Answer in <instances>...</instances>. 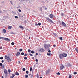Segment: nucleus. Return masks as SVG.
I'll return each mask as SVG.
<instances>
[{
  "instance_id": "obj_45",
  "label": "nucleus",
  "mask_w": 78,
  "mask_h": 78,
  "mask_svg": "<svg viewBox=\"0 0 78 78\" xmlns=\"http://www.w3.org/2000/svg\"><path fill=\"white\" fill-rule=\"evenodd\" d=\"M35 61H36V62H38V60H37V59H36Z\"/></svg>"
},
{
  "instance_id": "obj_6",
  "label": "nucleus",
  "mask_w": 78,
  "mask_h": 78,
  "mask_svg": "<svg viewBox=\"0 0 78 78\" xmlns=\"http://www.w3.org/2000/svg\"><path fill=\"white\" fill-rule=\"evenodd\" d=\"M11 58L9 57L7 58V61H8V62L11 61Z\"/></svg>"
},
{
  "instance_id": "obj_8",
  "label": "nucleus",
  "mask_w": 78,
  "mask_h": 78,
  "mask_svg": "<svg viewBox=\"0 0 78 78\" xmlns=\"http://www.w3.org/2000/svg\"><path fill=\"white\" fill-rule=\"evenodd\" d=\"M0 66H2V69H4V65H3V64L2 63H0Z\"/></svg>"
},
{
  "instance_id": "obj_5",
  "label": "nucleus",
  "mask_w": 78,
  "mask_h": 78,
  "mask_svg": "<svg viewBox=\"0 0 78 78\" xmlns=\"http://www.w3.org/2000/svg\"><path fill=\"white\" fill-rule=\"evenodd\" d=\"M44 47L45 48H48L49 47V45H47V44H44Z\"/></svg>"
},
{
  "instance_id": "obj_58",
  "label": "nucleus",
  "mask_w": 78,
  "mask_h": 78,
  "mask_svg": "<svg viewBox=\"0 0 78 78\" xmlns=\"http://www.w3.org/2000/svg\"><path fill=\"white\" fill-rule=\"evenodd\" d=\"M10 3H11V4H12V2L11 1H10Z\"/></svg>"
},
{
  "instance_id": "obj_43",
  "label": "nucleus",
  "mask_w": 78,
  "mask_h": 78,
  "mask_svg": "<svg viewBox=\"0 0 78 78\" xmlns=\"http://www.w3.org/2000/svg\"><path fill=\"white\" fill-rule=\"evenodd\" d=\"M35 26H37V25H38V24L37 23H36L35 24Z\"/></svg>"
},
{
  "instance_id": "obj_14",
  "label": "nucleus",
  "mask_w": 78,
  "mask_h": 78,
  "mask_svg": "<svg viewBox=\"0 0 78 78\" xmlns=\"http://www.w3.org/2000/svg\"><path fill=\"white\" fill-rule=\"evenodd\" d=\"M67 66L68 67H71V65L70 64V63H69L67 64Z\"/></svg>"
},
{
  "instance_id": "obj_37",
  "label": "nucleus",
  "mask_w": 78,
  "mask_h": 78,
  "mask_svg": "<svg viewBox=\"0 0 78 78\" xmlns=\"http://www.w3.org/2000/svg\"><path fill=\"white\" fill-rule=\"evenodd\" d=\"M31 53H32V54H33V53H34V51H31Z\"/></svg>"
},
{
  "instance_id": "obj_36",
  "label": "nucleus",
  "mask_w": 78,
  "mask_h": 78,
  "mask_svg": "<svg viewBox=\"0 0 78 78\" xmlns=\"http://www.w3.org/2000/svg\"><path fill=\"white\" fill-rule=\"evenodd\" d=\"M8 72L9 73H10L11 72V70L8 69Z\"/></svg>"
},
{
  "instance_id": "obj_41",
  "label": "nucleus",
  "mask_w": 78,
  "mask_h": 78,
  "mask_svg": "<svg viewBox=\"0 0 78 78\" xmlns=\"http://www.w3.org/2000/svg\"><path fill=\"white\" fill-rule=\"evenodd\" d=\"M27 20H25V21H24L25 23H27Z\"/></svg>"
},
{
  "instance_id": "obj_52",
  "label": "nucleus",
  "mask_w": 78,
  "mask_h": 78,
  "mask_svg": "<svg viewBox=\"0 0 78 78\" xmlns=\"http://www.w3.org/2000/svg\"><path fill=\"white\" fill-rule=\"evenodd\" d=\"M19 64H20V61H18Z\"/></svg>"
},
{
  "instance_id": "obj_53",
  "label": "nucleus",
  "mask_w": 78,
  "mask_h": 78,
  "mask_svg": "<svg viewBox=\"0 0 78 78\" xmlns=\"http://www.w3.org/2000/svg\"><path fill=\"white\" fill-rule=\"evenodd\" d=\"M2 62H4V61L3 60H2Z\"/></svg>"
},
{
  "instance_id": "obj_46",
  "label": "nucleus",
  "mask_w": 78,
  "mask_h": 78,
  "mask_svg": "<svg viewBox=\"0 0 78 78\" xmlns=\"http://www.w3.org/2000/svg\"><path fill=\"white\" fill-rule=\"evenodd\" d=\"M30 56H33V54H30Z\"/></svg>"
},
{
  "instance_id": "obj_63",
  "label": "nucleus",
  "mask_w": 78,
  "mask_h": 78,
  "mask_svg": "<svg viewBox=\"0 0 78 78\" xmlns=\"http://www.w3.org/2000/svg\"><path fill=\"white\" fill-rule=\"evenodd\" d=\"M29 39H30V37H29Z\"/></svg>"
},
{
  "instance_id": "obj_59",
  "label": "nucleus",
  "mask_w": 78,
  "mask_h": 78,
  "mask_svg": "<svg viewBox=\"0 0 78 78\" xmlns=\"http://www.w3.org/2000/svg\"><path fill=\"white\" fill-rule=\"evenodd\" d=\"M24 0H22V1H23V2H24Z\"/></svg>"
},
{
  "instance_id": "obj_49",
  "label": "nucleus",
  "mask_w": 78,
  "mask_h": 78,
  "mask_svg": "<svg viewBox=\"0 0 78 78\" xmlns=\"http://www.w3.org/2000/svg\"><path fill=\"white\" fill-rule=\"evenodd\" d=\"M53 46L54 47H56V45H55V44H54L53 45Z\"/></svg>"
},
{
  "instance_id": "obj_31",
  "label": "nucleus",
  "mask_w": 78,
  "mask_h": 78,
  "mask_svg": "<svg viewBox=\"0 0 78 78\" xmlns=\"http://www.w3.org/2000/svg\"><path fill=\"white\" fill-rule=\"evenodd\" d=\"M19 50L20 51H22V50H23V49H20Z\"/></svg>"
},
{
  "instance_id": "obj_57",
  "label": "nucleus",
  "mask_w": 78,
  "mask_h": 78,
  "mask_svg": "<svg viewBox=\"0 0 78 78\" xmlns=\"http://www.w3.org/2000/svg\"><path fill=\"white\" fill-rule=\"evenodd\" d=\"M29 76H30L31 75V74H29L28 75Z\"/></svg>"
},
{
  "instance_id": "obj_24",
  "label": "nucleus",
  "mask_w": 78,
  "mask_h": 78,
  "mask_svg": "<svg viewBox=\"0 0 78 78\" xmlns=\"http://www.w3.org/2000/svg\"><path fill=\"white\" fill-rule=\"evenodd\" d=\"M33 69V68L32 67H30V72H31L32 71V69Z\"/></svg>"
},
{
  "instance_id": "obj_34",
  "label": "nucleus",
  "mask_w": 78,
  "mask_h": 78,
  "mask_svg": "<svg viewBox=\"0 0 78 78\" xmlns=\"http://www.w3.org/2000/svg\"><path fill=\"white\" fill-rule=\"evenodd\" d=\"M24 53L23 52H22L21 53V55H24Z\"/></svg>"
},
{
  "instance_id": "obj_16",
  "label": "nucleus",
  "mask_w": 78,
  "mask_h": 78,
  "mask_svg": "<svg viewBox=\"0 0 78 78\" xmlns=\"http://www.w3.org/2000/svg\"><path fill=\"white\" fill-rule=\"evenodd\" d=\"M12 28V26H9L8 29L9 30H10V29H11Z\"/></svg>"
},
{
  "instance_id": "obj_32",
  "label": "nucleus",
  "mask_w": 78,
  "mask_h": 78,
  "mask_svg": "<svg viewBox=\"0 0 78 78\" xmlns=\"http://www.w3.org/2000/svg\"><path fill=\"white\" fill-rule=\"evenodd\" d=\"M15 18H16V19H18L19 18V17L18 16H15Z\"/></svg>"
},
{
  "instance_id": "obj_29",
  "label": "nucleus",
  "mask_w": 78,
  "mask_h": 78,
  "mask_svg": "<svg viewBox=\"0 0 78 78\" xmlns=\"http://www.w3.org/2000/svg\"><path fill=\"white\" fill-rule=\"evenodd\" d=\"M26 70V69L24 68L23 69V71H25Z\"/></svg>"
},
{
  "instance_id": "obj_7",
  "label": "nucleus",
  "mask_w": 78,
  "mask_h": 78,
  "mask_svg": "<svg viewBox=\"0 0 78 78\" xmlns=\"http://www.w3.org/2000/svg\"><path fill=\"white\" fill-rule=\"evenodd\" d=\"M62 56L63 57H66L67 56V54L63 53L62 54Z\"/></svg>"
},
{
  "instance_id": "obj_21",
  "label": "nucleus",
  "mask_w": 78,
  "mask_h": 78,
  "mask_svg": "<svg viewBox=\"0 0 78 78\" xmlns=\"http://www.w3.org/2000/svg\"><path fill=\"white\" fill-rule=\"evenodd\" d=\"M47 55H48V56H51V54L49 53H47Z\"/></svg>"
},
{
  "instance_id": "obj_13",
  "label": "nucleus",
  "mask_w": 78,
  "mask_h": 78,
  "mask_svg": "<svg viewBox=\"0 0 78 78\" xmlns=\"http://www.w3.org/2000/svg\"><path fill=\"white\" fill-rule=\"evenodd\" d=\"M5 41H10V40L9 39H8V38H5Z\"/></svg>"
},
{
  "instance_id": "obj_4",
  "label": "nucleus",
  "mask_w": 78,
  "mask_h": 78,
  "mask_svg": "<svg viewBox=\"0 0 78 78\" xmlns=\"http://www.w3.org/2000/svg\"><path fill=\"white\" fill-rule=\"evenodd\" d=\"M62 25L63 27H66V24L63 21L62 22Z\"/></svg>"
},
{
  "instance_id": "obj_15",
  "label": "nucleus",
  "mask_w": 78,
  "mask_h": 78,
  "mask_svg": "<svg viewBox=\"0 0 78 78\" xmlns=\"http://www.w3.org/2000/svg\"><path fill=\"white\" fill-rule=\"evenodd\" d=\"M12 76L11 77V78H13V77H14V76H15L14 74H12Z\"/></svg>"
},
{
  "instance_id": "obj_48",
  "label": "nucleus",
  "mask_w": 78,
  "mask_h": 78,
  "mask_svg": "<svg viewBox=\"0 0 78 78\" xmlns=\"http://www.w3.org/2000/svg\"><path fill=\"white\" fill-rule=\"evenodd\" d=\"M48 52H49V53H51V50H49L48 51Z\"/></svg>"
},
{
  "instance_id": "obj_11",
  "label": "nucleus",
  "mask_w": 78,
  "mask_h": 78,
  "mask_svg": "<svg viewBox=\"0 0 78 78\" xmlns=\"http://www.w3.org/2000/svg\"><path fill=\"white\" fill-rule=\"evenodd\" d=\"M20 55V52H17V53L16 54V56H17L19 55Z\"/></svg>"
},
{
  "instance_id": "obj_19",
  "label": "nucleus",
  "mask_w": 78,
  "mask_h": 78,
  "mask_svg": "<svg viewBox=\"0 0 78 78\" xmlns=\"http://www.w3.org/2000/svg\"><path fill=\"white\" fill-rule=\"evenodd\" d=\"M5 59H7L9 57L7 56V55H5Z\"/></svg>"
},
{
  "instance_id": "obj_25",
  "label": "nucleus",
  "mask_w": 78,
  "mask_h": 78,
  "mask_svg": "<svg viewBox=\"0 0 78 78\" xmlns=\"http://www.w3.org/2000/svg\"><path fill=\"white\" fill-rule=\"evenodd\" d=\"M74 75H76V74H77V73L76 72H74V73H73Z\"/></svg>"
},
{
  "instance_id": "obj_17",
  "label": "nucleus",
  "mask_w": 78,
  "mask_h": 78,
  "mask_svg": "<svg viewBox=\"0 0 78 78\" xmlns=\"http://www.w3.org/2000/svg\"><path fill=\"white\" fill-rule=\"evenodd\" d=\"M3 32L4 33H5L6 32V30L5 29H4L3 30Z\"/></svg>"
},
{
  "instance_id": "obj_26",
  "label": "nucleus",
  "mask_w": 78,
  "mask_h": 78,
  "mask_svg": "<svg viewBox=\"0 0 78 78\" xmlns=\"http://www.w3.org/2000/svg\"><path fill=\"white\" fill-rule=\"evenodd\" d=\"M28 76L27 75H25V78H28Z\"/></svg>"
},
{
  "instance_id": "obj_44",
  "label": "nucleus",
  "mask_w": 78,
  "mask_h": 78,
  "mask_svg": "<svg viewBox=\"0 0 78 78\" xmlns=\"http://www.w3.org/2000/svg\"><path fill=\"white\" fill-rule=\"evenodd\" d=\"M41 25V23H38V25H39V26H40V25Z\"/></svg>"
},
{
  "instance_id": "obj_62",
  "label": "nucleus",
  "mask_w": 78,
  "mask_h": 78,
  "mask_svg": "<svg viewBox=\"0 0 78 78\" xmlns=\"http://www.w3.org/2000/svg\"><path fill=\"white\" fill-rule=\"evenodd\" d=\"M40 78H42V77H41Z\"/></svg>"
},
{
  "instance_id": "obj_28",
  "label": "nucleus",
  "mask_w": 78,
  "mask_h": 78,
  "mask_svg": "<svg viewBox=\"0 0 78 78\" xmlns=\"http://www.w3.org/2000/svg\"><path fill=\"white\" fill-rule=\"evenodd\" d=\"M11 45H14V43L12 42L11 43Z\"/></svg>"
},
{
  "instance_id": "obj_20",
  "label": "nucleus",
  "mask_w": 78,
  "mask_h": 78,
  "mask_svg": "<svg viewBox=\"0 0 78 78\" xmlns=\"http://www.w3.org/2000/svg\"><path fill=\"white\" fill-rule=\"evenodd\" d=\"M75 50H76V52H78V49L77 48H76Z\"/></svg>"
},
{
  "instance_id": "obj_64",
  "label": "nucleus",
  "mask_w": 78,
  "mask_h": 78,
  "mask_svg": "<svg viewBox=\"0 0 78 78\" xmlns=\"http://www.w3.org/2000/svg\"><path fill=\"white\" fill-rule=\"evenodd\" d=\"M45 9L46 10H47V8H45Z\"/></svg>"
},
{
  "instance_id": "obj_51",
  "label": "nucleus",
  "mask_w": 78,
  "mask_h": 78,
  "mask_svg": "<svg viewBox=\"0 0 78 78\" xmlns=\"http://www.w3.org/2000/svg\"><path fill=\"white\" fill-rule=\"evenodd\" d=\"M48 72H49V71H47L46 72V73H48Z\"/></svg>"
},
{
  "instance_id": "obj_56",
  "label": "nucleus",
  "mask_w": 78,
  "mask_h": 78,
  "mask_svg": "<svg viewBox=\"0 0 78 78\" xmlns=\"http://www.w3.org/2000/svg\"><path fill=\"white\" fill-rule=\"evenodd\" d=\"M36 55H38V53H36Z\"/></svg>"
},
{
  "instance_id": "obj_27",
  "label": "nucleus",
  "mask_w": 78,
  "mask_h": 78,
  "mask_svg": "<svg viewBox=\"0 0 78 78\" xmlns=\"http://www.w3.org/2000/svg\"><path fill=\"white\" fill-rule=\"evenodd\" d=\"M24 55L25 56H28V54H26V53H25L24 54Z\"/></svg>"
},
{
  "instance_id": "obj_60",
  "label": "nucleus",
  "mask_w": 78,
  "mask_h": 78,
  "mask_svg": "<svg viewBox=\"0 0 78 78\" xmlns=\"http://www.w3.org/2000/svg\"><path fill=\"white\" fill-rule=\"evenodd\" d=\"M1 77H2V78H4L3 77V76H2Z\"/></svg>"
},
{
  "instance_id": "obj_2",
  "label": "nucleus",
  "mask_w": 78,
  "mask_h": 78,
  "mask_svg": "<svg viewBox=\"0 0 78 78\" xmlns=\"http://www.w3.org/2000/svg\"><path fill=\"white\" fill-rule=\"evenodd\" d=\"M47 20H48V21H49V22H51V23H53V21H52V20H51L50 19V18L47 17L46 18Z\"/></svg>"
},
{
  "instance_id": "obj_40",
  "label": "nucleus",
  "mask_w": 78,
  "mask_h": 78,
  "mask_svg": "<svg viewBox=\"0 0 78 78\" xmlns=\"http://www.w3.org/2000/svg\"><path fill=\"white\" fill-rule=\"evenodd\" d=\"M18 11H19V12H22V11H21V10L20 9H19Z\"/></svg>"
},
{
  "instance_id": "obj_33",
  "label": "nucleus",
  "mask_w": 78,
  "mask_h": 78,
  "mask_svg": "<svg viewBox=\"0 0 78 78\" xmlns=\"http://www.w3.org/2000/svg\"><path fill=\"white\" fill-rule=\"evenodd\" d=\"M69 78H72V76H71V75H70L69 76Z\"/></svg>"
},
{
  "instance_id": "obj_47",
  "label": "nucleus",
  "mask_w": 78,
  "mask_h": 78,
  "mask_svg": "<svg viewBox=\"0 0 78 78\" xmlns=\"http://www.w3.org/2000/svg\"><path fill=\"white\" fill-rule=\"evenodd\" d=\"M61 15H62V16H63L64 15V13H61Z\"/></svg>"
},
{
  "instance_id": "obj_23",
  "label": "nucleus",
  "mask_w": 78,
  "mask_h": 78,
  "mask_svg": "<svg viewBox=\"0 0 78 78\" xmlns=\"http://www.w3.org/2000/svg\"><path fill=\"white\" fill-rule=\"evenodd\" d=\"M16 75H19V73H18V72H16Z\"/></svg>"
},
{
  "instance_id": "obj_54",
  "label": "nucleus",
  "mask_w": 78,
  "mask_h": 78,
  "mask_svg": "<svg viewBox=\"0 0 78 78\" xmlns=\"http://www.w3.org/2000/svg\"><path fill=\"white\" fill-rule=\"evenodd\" d=\"M2 47H0V49H2Z\"/></svg>"
},
{
  "instance_id": "obj_18",
  "label": "nucleus",
  "mask_w": 78,
  "mask_h": 78,
  "mask_svg": "<svg viewBox=\"0 0 78 78\" xmlns=\"http://www.w3.org/2000/svg\"><path fill=\"white\" fill-rule=\"evenodd\" d=\"M20 28H22V29H23V27L22 26H19Z\"/></svg>"
},
{
  "instance_id": "obj_30",
  "label": "nucleus",
  "mask_w": 78,
  "mask_h": 78,
  "mask_svg": "<svg viewBox=\"0 0 78 78\" xmlns=\"http://www.w3.org/2000/svg\"><path fill=\"white\" fill-rule=\"evenodd\" d=\"M26 73H27V74H28V73H29V72H28V71H27L26 72Z\"/></svg>"
},
{
  "instance_id": "obj_22",
  "label": "nucleus",
  "mask_w": 78,
  "mask_h": 78,
  "mask_svg": "<svg viewBox=\"0 0 78 78\" xmlns=\"http://www.w3.org/2000/svg\"><path fill=\"white\" fill-rule=\"evenodd\" d=\"M59 39H60L61 41H62V37H60Z\"/></svg>"
},
{
  "instance_id": "obj_38",
  "label": "nucleus",
  "mask_w": 78,
  "mask_h": 78,
  "mask_svg": "<svg viewBox=\"0 0 78 78\" xmlns=\"http://www.w3.org/2000/svg\"><path fill=\"white\" fill-rule=\"evenodd\" d=\"M24 59H27V57H25L24 58Z\"/></svg>"
},
{
  "instance_id": "obj_9",
  "label": "nucleus",
  "mask_w": 78,
  "mask_h": 78,
  "mask_svg": "<svg viewBox=\"0 0 78 78\" xmlns=\"http://www.w3.org/2000/svg\"><path fill=\"white\" fill-rule=\"evenodd\" d=\"M59 57L60 59H62L63 58V56H62V54H60L59 55Z\"/></svg>"
},
{
  "instance_id": "obj_1",
  "label": "nucleus",
  "mask_w": 78,
  "mask_h": 78,
  "mask_svg": "<svg viewBox=\"0 0 78 78\" xmlns=\"http://www.w3.org/2000/svg\"><path fill=\"white\" fill-rule=\"evenodd\" d=\"M39 51L41 52H44L45 51V49L43 48H40L39 49Z\"/></svg>"
},
{
  "instance_id": "obj_10",
  "label": "nucleus",
  "mask_w": 78,
  "mask_h": 78,
  "mask_svg": "<svg viewBox=\"0 0 78 78\" xmlns=\"http://www.w3.org/2000/svg\"><path fill=\"white\" fill-rule=\"evenodd\" d=\"M4 72L5 74H7V70H6V69H4Z\"/></svg>"
},
{
  "instance_id": "obj_50",
  "label": "nucleus",
  "mask_w": 78,
  "mask_h": 78,
  "mask_svg": "<svg viewBox=\"0 0 78 78\" xmlns=\"http://www.w3.org/2000/svg\"><path fill=\"white\" fill-rule=\"evenodd\" d=\"M1 39H5V38H4V37H1Z\"/></svg>"
},
{
  "instance_id": "obj_3",
  "label": "nucleus",
  "mask_w": 78,
  "mask_h": 78,
  "mask_svg": "<svg viewBox=\"0 0 78 78\" xmlns=\"http://www.w3.org/2000/svg\"><path fill=\"white\" fill-rule=\"evenodd\" d=\"M64 68V65H61L60 69V70H62V69H63Z\"/></svg>"
},
{
  "instance_id": "obj_61",
  "label": "nucleus",
  "mask_w": 78,
  "mask_h": 78,
  "mask_svg": "<svg viewBox=\"0 0 78 78\" xmlns=\"http://www.w3.org/2000/svg\"><path fill=\"white\" fill-rule=\"evenodd\" d=\"M0 12H2V11H0Z\"/></svg>"
},
{
  "instance_id": "obj_55",
  "label": "nucleus",
  "mask_w": 78,
  "mask_h": 78,
  "mask_svg": "<svg viewBox=\"0 0 78 78\" xmlns=\"http://www.w3.org/2000/svg\"><path fill=\"white\" fill-rule=\"evenodd\" d=\"M40 9H41V11L42 10V8H41Z\"/></svg>"
},
{
  "instance_id": "obj_35",
  "label": "nucleus",
  "mask_w": 78,
  "mask_h": 78,
  "mask_svg": "<svg viewBox=\"0 0 78 78\" xmlns=\"http://www.w3.org/2000/svg\"><path fill=\"white\" fill-rule=\"evenodd\" d=\"M0 59H3V57H1L0 58Z\"/></svg>"
},
{
  "instance_id": "obj_39",
  "label": "nucleus",
  "mask_w": 78,
  "mask_h": 78,
  "mask_svg": "<svg viewBox=\"0 0 78 78\" xmlns=\"http://www.w3.org/2000/svg\"><path fill=\"white\" fill-rule=\"evenodd\" d=\"M30 51H31V50H30V49H28V52H30Z\"/></svg>"
},
{
  "instance_id": "obj_12",
  "label": "nucleus",
  "mask_w": 78,
  "mask_h": 78,
  "mask_svg": "<svg viewBox=\"0 0 78 78\" xmlns=\"http://www.w3.org/2000/svg\"><path fill=\"white\" fill-rule=\"evenodd\" d=\"M49 16L51 18V19H53V15L52 14H50Z\"/></svg>"
},
{
  "instance_id": "obj_42",
  "label": "nucleus",
  "mask_w": 78,
  "mask_h": 78,
  "mask_svg": "<svg viewBox=\"0 0 78 78\" xmlns=\"http://www.w3.org/2000/svg\"><path fill=\"white\" fill-rule=\"evenodd\" d=\"M57 75H60V73L59 72H58L57 73Z\"/></svg>"
}]
</instances>
